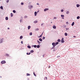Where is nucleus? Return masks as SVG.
<instances>
[{
  "label": "nucleus",
  "mask_w": 80,
  "mask_h": 80,
  "mask_svg": "<svg viewBox=\"0 0 80 80\" xmlns=\"http://www.w3.org/2000/svg\"><path fill=\"white\" fill-rule=\"evenodd\" d=\"M77 7H80V5H79V4H77Z\"/></svg>",
  "instance_id": "aec40b11"
},
{
  "label": "nucleus",
  "mask_w": 80,
  "mask_h": 80,
  "mask_svg": "<svg viewBox=\"0 0 80 80\" xmlns=\"http://www.w3.org/2000/svg\"><path fill=\"white\" fill-rule=\"evenodd\" d=\"M33 74L34 75V76H36V75L35 74V73L34 72H33Z\"/></svg>",
  "instance_id": "e433bc0d"
},
{
  "label": "nucleus",
  "mask_w": 80,
  "mask_h": 80,
  "mask_svg": "<svg viewBox=\"0 0 80 80\" xmlns=\"http://www.w3.org/2000/svg\"><path fill=\"white\" fill-rule=\"evenodd\" d=\"M30 7L31 8H32V7H33V6L32 5H31L30 6Z\"/></svg>",
  "instance_id": "ea45409f"
},
{
  "label": "nucleus",
  "mask_w": 80,
  "mask_h": 80,
  "mask_svg": "<svg viewBox=\"0 0 80 80\" xmlns=\"http://www.w3.org/2000/svg\"><path fill=\"white\" fill-rule=\"evenodd\" d=\"M52 45H53V47H55V46H56V45H55V43H54V42H53L52 43Z\"/></svg>",
  "instance_id": "f03ea898"
},
{
  "label": "nucleus",
  "mask_w": 80,
  "mask_h": 80,
  "mask_svg": "<svg viewBox=\"0 0 80 80\" xmlns=\"http://www.w3.org/2000/svg\"><path fill=\"white\" fill-rule=\"evenodd\" d=\"M13 14H12V13H11V16L13 17Z\"/></svg>",
  "instance_id": "393cba45"
},
{
  "label": "nucleus",
  "mask_w": 80,
  "mask_h": 80,
  "mask_svg": "<svg viewBox=\"0 0 80 80\" xmlns=\"http://www.w3.org/2000/svg\"><path fill=\"white\" fill-rule=\"evenodd\" d=\"M28 48H31V47H30V46H28Z\"/></svg>",
  "instance_id": "4468645a"
},
{
  "label": "nucleus",
  "mask_w": 80,
  "mask_h": 80,
  "mask_svg": "<svg viewBox=\"0 0 80 80\" xmlns=\"http://www.w3.org/2000/svg\"><path fill=\"white\" fill-rule=\"evenodd\" d=\"M63 18V19H64V18Z\"/></svg>",
  "instance_id": "3c124183"
},
{
  "label": "nucleus",
  "mask_w": 80,
  "mask_h": 80,
  "mask_svg": "<svg viewBox=\"0 0 80 80\" xmlns=\"http://www.w3.org/2000/svg\"><path fill=\"white\" fill-rule=\"evenodd\" d=\"M65 36H67V35H68V34L67 33V32L65 33Z\"/></svg>",
  "instance_id": "9b49d317"
},
{
  "label": "nucleus",
  "mask_w": 80,
  "mask_h": 80,
  "mask_svg": "<svg viewBox=\"0 0 80 80\" xmlns=\"http://www.w3.org/2000/svg\"><path fill=\"white\" fill-rule=\"evenodd\" d=\"M66 30H68V29H69V28H66Z\"/></svg>",
  "instance_id": "c03bdc74"
},
{
  "label": "nucleus",
  "mask_w": 80,
  "mask_h": 80,
  "mask_svg": "<svg viewBox=\"0 0 80 80\" xmlns=\"http://www.w3.org/2000/svg\"><path fill=\"white\" fill-rule=\"evenodd\" d=\"M56 27L55 26L53 25V28H54V29H56Z\"/></svg>",
  "instance_id": "20e7f679"
},
{
  "label": "nucleus",
  "mask_w": 80,
  "mask_h": 80,
  "mask_svg": "<svg viewBox=\"0 0 80 80\" xmlns=\"http://www.w3.org/2000/svg\"><path fill=\"white\" fill-rule=\"evenodd\" d=\"M34 52V51L33 50H32L30 51V52H31V53H33Z\"/></svg>",
  "instance_id": "6ab92c4d"
},
{
  "label": "nucleus",
  "mask_w": 80,
  "mask_h": 80,
  "mask_svg": "<svg viewBox=\"0 0 80 80\" xmlns=\"http://www.w3.org/2000/svg\"><path fill=\"white\" fill-rule=\"evenodd\" d=\"M0 8H1V9H2V10H3V6H1L0 7Z\"/></svg>",
  "instance_id": "412c9836"
},
{
  "label": "nucleus",
  "mask_w": 80,
  "mask_h": 80,
  "mask_svg": "<svg viewBox=\"0 0 80 80\" xmlns=\"http://www.w3.org/2000/svg\"><path fill=\"white\" fill-rule=\"evenodd\" d=\"M37 48H40V46H39V45H38L37 46Z\"/></svg>",
  "instance_id": "bb28decb"
},
{
  "label": "nucleus",
  "mask_w": 80,
  "mask_h": 80,
  "mask_svg": "<svg viewBox=\"0 0 80 80\" xmlns=\"http://www.w3.org/2000/svg\"><path fill=\"white\" fill-rule=\"evenodd\" d=\"M27 55H30V52H29V53H27Z\"/></svg>",
  "instance_id": "cd10ccee"
},
{
  "label": "nucleus",
  "mask_w": 80,
  "mask_h": 80,
  "mask_svg": "<svg viewBox=\"0 0 80 80\" xmlns=\"http://www.w3.org/2000/svg\"><path fill=\"white\" fill-rule=\"evenodd\" d=\"M6 63V62L5 61H2L1 62V63L2 64H4V63Z\"/></svg>",
  "instance_id": "f257e3e1"
},
{
  "label": "nucleus",
  "mask_w": 80,
  "mask_h": 80,
  "mask_svg": "<svg viewBox=\"0 0 80 80\" xmlns=\"http://www.w3.org/2000/svg\"><path fill=\"white\" fill-rule=\"evenodd\" d=\"M51 23H52V22H51Z\"/></svg>",
  "instance_id": "603ef678"
},
{
  "label": "nucleus",
  "mask_w": 80,
  "mask_h": 80,
  "mask_svg": "<svg viewBox=\"0 0 80 80\" xmlns=\"http://www.w3.org/2000/svg\"><path fill=\"white\" fill-rule=\"evenodd\" d=\"M30 28H31V27H30V26H29L28 27V30H29V29Z\"/></svg>",
  "instance_id": "423d86ee"
},
{
  "label": "nucleus",
  "mask_w": 80,
  "mask_h": 80,
  "mask_svg": "<svg viewBox=\"0 0 80 80\" xmlns=\"http://www.w3.org/2000/svg\"><path fill=\"white\" fill-rule=\"evenodd\" d=\"M45 37H43V38L42 39H43V40L45 39Z\"/></svg>",
  "instance_id": "c85d7f7f"
},
{
  "label": "nucleus",
  "mask_w": 80,
  "mask_h": 80,
  "mask_svg": "<svg viewBox=\"0 0 80 80\" xmlns=\"http://www.w3.org/2000/svg\"><path fill=\"white\" fill-rule=\"evenodd\" d=\"M37 12H34L35 16H37Z\"/></svg>",
  "instance_id": "0eeeda50"
},
{
  "label": "nucleus",
  "mask_w": 80,
  "mask_h": 80,
  "mask_svg": "<svg viewBox=\"0 0 80 80\" xmlns=\"http://www.w3.org/2000/svg\"><path fill=\"white\" fill-rule=\"evenodd\" d=\"M47 10H48V8H45L44 9V12H46Z\"/></svg>",
  "instance_id": "39448f33"
},
{
  "label": "nucleus",
  "mask_w": 80,
  "mask_h": 80,
  "mask_svg": "<svg viewBox=\"0 0 80 80\" xmlns=\"http://www.w3.org/2000/svg\"><path fill=\"white\" fill-rule=\"evenodd\" d=\"M27 76H30V74L28 73L27 74Z\"/></svg>",
  "instance_id": "2eb2a0df"
},
{
  "label": "nucleus",
  "mask_w": 80,
  "mask_h": 80,
  "mask_svg": "<svg viewBox=\"0 0 80 80\" xmlns=\"http://www.w3.org/2000/svg\"><path fill=\"white\" fill-rule=\"evenodd\" d=\"M36 30H37V31L39 30V29H38V28H37V29H36Z\"/></svg>",
  "instance_id": "f704fd0d"
},
{
  "label": "nucleus",
  "mask_w": 80,
  "mask_h": 80,
  "mask_svg": "<svg viewBox=\"0 0 80 80\" xmlns=\"http://www.w3.org/2000/svg\"><path fill=\"white\" fill-rule=\"evenodd\" d=\"M1 78H2V76H1Z\"/></svg>",
  "instance_id": "6e6d98bb"
},
{
  "label": "nucleus",
  "mask_w": 80,
  "mask_h": 80,
  "mask_svg": "<svg viewBox=\"0 0 80 80\" xmlns=\"http://www.w3.org/2000/svg\"><path fill=\"white\" fill-rule=\"evenodd\" d=\"M25 18H27V16H25Z\"/></svg>",
  "instance_id": "2f4dec72"
},
{
  "label": "nucleus",
  "mask_w": 80,
  "mask_h": 80,
  "mask_svg": "<svg viewBox=\"0 0 80 80\" xmlns=\"http://www.w3.org/2000/svg\"><path fill=\"white\" fill-rule=\"evenodd\" d=\"M9 1H8V0H7L6 1V2H7V3H8Z\"/></svg>",
  "instance_id": "7c9ffc66"
},
{
  "label": "nucleus",
  "mask_w": 80,
  "mask_h": 80,
  "mask_svg": "<svg viewBox=\"0 0 80 80\" xmlns=\"http://www.w3.org/2000/svg\"><path fill=\"white\" fill-rule=\"evenodd\" d=\"M62 43H64V38H62L61 40Z\"/></svg>",
  "instance_id": "7ed1b4c3"
},
{
  "label": "nucleus",
  "mask_w": 80,
  "mask_h": 80,
  "mask_svg": "<svg viewBox=\"0 0 80 80\" xmlns=\"http://www.w3.org/2000/svg\"><path fill=\"white\" fill-rule=\"evenodd\" d=\"M6 55H7V56H9V54H6Z\"/></svg>",
  "instance_id": "79ce46f5"
},
{
  "label": "nucleus",
  "mask_w": 80,
  "mask_h": 80,
  "mask_svg": "<svg viewBox=\"0 0 80 80\" xmlns=\"http://www.w3.org/2000/svg\"><path fill=\"white\" fill-rule=\"evenodd\" d=\"M58 43H59V42H56L55 43V45H56V46L57 45H58Z\"/></svg>",
  "instance_id": "9d476101"
},
{
  "label": "nucleus",
  "mask_w": 80,
  "mask_h": 80,
  "mask_svg": "<svg viewBox=\"0 0 80 80\" xmlns=\"http://www.w3.org/2000/svg\"><path fill=\"white\" fill-rule=\"evenodd\" d=\"M42 35H41L39 37V38H40V37H42Z\"/></svg>",
  "instance_id": "473e14b6"
},
{
  "label": "nucleus",
  "mask_w": 80,
  "mask_h": 80,
  "mask_svg": "<svg viewBox=\"0 0 80 80\" xmlns=\"http://www.w3.org/2000/svg\"><path fill=\"white\" fill-rule=\"evenodd\" d=\"M22 38H23V36H21L20 37V39H22Z\"/></svg>",
  "instance_id": "a211bd4d"
},
{
  "label": "nucleus",
  "mask_w": 80,
  "mask_h": 80,
  "mask_svg": "<svg viewBox=\"0 0 80 80\" xmlns=\"http://www.w3.org/2000/svg\"><path fill=\"white\" fill-rule=\"evenodd\" d=\"M43 33V32H42V34H41V35H42Z\"/></svg>",
  "instance_id": "49530a36"
},
{
  "label": "nucleus",
  "mask_w": 80,
  "mask_h": 80,
  "mask_svg": "<svg viewBox=\"0 0 80 80\" xmlns=\"http://www.w3.org/2000/svg\"><path fill=\"white\" fill-rule=\"evenodd\" d=\"M62 12H63V9H62L61 11Z\"/></svg>",
  "instance_id": "4c0bfd02"
},
{
  "label": "nucleus",
  "mask_w": 80,
  "mask_h": 80,
  "mask_svg": "<svg viewBox=\"0 0 80 80\" xmlns=\"http://www.w3.org/2000/svg\"><path fill=\"white\" fill-rule=\"evenodd\" d=\"M58 42H60V39H58Z\"/></svg>",
  "instance_id": "b1692460"
},
{
  "label": "nucleus",
  "mask_w": 80,
  "mask_h": 80,
  "mask_svg": "<svg viewBox=\"0 0 80 80\" xmlns=\"http://www.w3.org/2000/svg\"><path fill=\"white\" fill-rule=\"evenodd\" d=\"M74 37H76L75 36H74Z\"/></svg>",
  "instance_id": "864d4df0"
},
{
  "label": "nucleus",
  "mask_w": 80,
  "mask_h": 80,
  "mask_svg": "<svg viewBox=\"0 0 80 80\" xmlns=\"http://www.w3.org/2000/svg\"><path fill=\"white\" fill-rule=\"evenodd\" d=\"M79 18H80V16H78L77 17V19H79Z\"/></svg>",
  "instance_id": "a878e982"
},
{
  "label": "nucleus",
  "mask_w": 80,
  "mask_h": 80,
  "mask_svg": "<svg viewBox=\"0 0 80 80\" xmlns=\"http://www.w3.org/2000/svg\"><path fill=\"white\" fill-rule=\"evenodd\" d=\"M34 46V48H36L37 47V45H34V46Z\"/></svg>",
  "instance_id": "4be33fe9"
},
{
  "label": "nucleus",
  "mask_w": 80,
  "mask_h": 80,
  "mask_svg": "<svg viewBox=\"0 0 80 80\" xmlns=\"http://www.w3.org/2000/svg\"><path fill=\"white\" fill-rule=\"evenodd\" d=\"M6 20H8V17H6Z\"/></svg>",
  "instance_id": "f8f14e48"
},
{
  "label": "nucleus",
  "mask_w": 80,
  "mask_h": 80,
  "mask_svg": "<svg viewBox=\"0 0 80 80\" xmlns=\"http://www.w3.org/2000/svg\"><path fill=\"white\" fill-rule=\"evenodd\" d=\"M61 17H64V16L63 15H61Z\"/></svg>",
  "instance_id": "f3484780"
},
{
  "label": "nucleus",
  "mask_w": 80,
  "mask_h": 80,
  "mask_svg": "<svg viewBox=\"0 0 80 80\" xmlns=\"http://www.w3.org/2000/svg\"><path fill=\"white\" fill-rule=\"evenodd\" d=\"M43 25V23L41 24L42 26Z\"/></svg>",
  "instance_id": "a18cd8bd"
},
{
  "label": "nucleus",
  "mask_w": 80,
  "mask_h": 80,
  "mask_svg": "<svg viewBox=\"0 0 80 80\" xmlns=\"http://www.w3.org/2000/svg\"><path fill=\"white\" fill-rule=\"evenodd\" d=\"M29 35H32V32H31L29 33Z\"/></svg>",
  "instance_id": "dca6fc26"
},
{
  "label": "nucleus",
  "mask_w": 80,
  "mask_h": 80,
  "mask_svg": "<svg viewBox=\"0 0 80 80\" xmlns=\"http://www.w3.org/2000/svg\"><path fill=\"white\" fill-rule=\"evenodd\" d=\"M38 22V21H36L34 22V23H37Z\"/></svg>",
  "instance_id": "ddd939ff"
},
{
  "label": "nucleus",
  "mask_w": 80,
  "mask_h": 80,
  "mask_svg": "<svg viewBox=\"0 0 80 80\" xmlns=\"http://www.w3.org/2000/svg\"><path fill=\"white\" fill-rule=\"evenodd\" d=\"M8 29L9 30L10 29V28H8Z\"/></svg>",
  "instance_id": "09e8293b"
},
{
  "label": "nucleus",
  "mask_w": 80,
  "mask_h": 80,
  "mask_svg": "<svg viewBox=\"0 0 80 80\" xmlns=\"http://www.w3.org/2000/svg\"><path fill=\"white\" fill-rule=\"evenodd\" d=\"M45 78H46V80H47V77H45Z\"/></svg>",
  "instance_id": "a19ab883"
},
{
  "label": "nucleus",
  "mask_w": 80,
  "mask_h": 80,
  "mask_svg": "<svg viewBox=\"0 0 80 80\" xmlns=\"http://www.w3.org/2000/svg\"><path fill=\"white\" fill-rule=\"evenodd\" d=\"M38 43H39V44H40V43L39 41H38Z\"/></svg>",
  "instance_id": "58836bf2"
},
{
  "label": "nucleus",
  "mask_w": 80,
  "mask_h": 80,
  "mask_svg": "<svg viewBox=\"0 0 80 80\" xmlns=\"http://www.w3.org/2000/svg\"><path fill=\"white\" fill-rule=\"evenodd\" d=\"M54 19H57V18H56V17H54Z\"/></svg>",
  "instance_id": "37998d69"
},
{
  "label": "nucleus",
  "mask_w": 80,
  "mask_h": 80,
  "mask_svg": "<svg viewBox=\"0 0 80 80\" xmlns=\"http://www.w3.org/2000/svg\"><path fill=\"white\" fill-rule=\"evenodd\" d=\"M67 14H68V13H69V12L68 11L67 12H66Z\"/></svg>",
  "instance_id": "c756f323"
},
{
  "label": "nucleus",
  "mask_w": 80,
  "mask_h": 80,
  "mask_svg": "<svg viewBox=\"0 0 80 80\" xmlns=\"http://www.w3.org/2000/svg\"><path fill=\"white\" fill-rule=\"evenodd\" d=\"M49 68H50V66H49Z\"/></svg>",
  "instance_id": "8fccbe9b"
},
{
  "label": "nucleus",
  "mask_w": 80,
  "mask_h": 80,
  "mask_svg": "<svg viewBox=\"0 0 80 80\" xmlns=\"http://www.w3.org/2000/svg\"><path fill=\"white\" fill-rule=\"evenodd\" d=\"M37 5H39V4L38 3H37Z\"/></svg>",
  "instance_id": "de8ad7c7"
},
{
  "label": "nucleus",
  "mask_w": 80,
  "mask_h": 80,
  "mask_svg": "<svg viewBox=\"0 0 80 80\" xmlns=\"http://www.w3.org/2000/svg\"><path fill=\"white\" fill-rule=\"evenodd\" d=\"M21 43H22V44H23V41H22L21 42Z\"/></svg>",
  "instance_id": "c9c22d12"
},
{
  "label": "nucleus",
  "mask_w": 80,
  "mask_h": 80,
  "mask_svg": "<svg viewBox=\"0 0 80 80\" xmlns=\"http://www.w3.org/2000/svg\"><path fill=\"white\" fill-rule=\"evenodd\" d=\"M39 41H40V42H42V38H40L39 39Z\"/></svg>",
  "instance_id": "1a4fd4ad"
},
{
  "label": "nucleus",
  "mask_w": 80,
  "mask_h": 80,
  "mask_svg": "<svg viewBox=\"0 0 80 80\" xmlns=\"http://www.w3.org/2000/svg\"><path fill=\"white\" fill-rule=\"evenodd\" d=\"M13 13H16V11H15V10H13Z\"/></svg>",
  "instance_id": "5701e85b"
},
{
  "label": "nucleus",
  "mask_w": 80,
  "mask_h": 80,
  "mask_svg": "<svg viewBox=\"0 0 80 80\" xmlns=\"http://www.w3.org/2000/svg\"><path fill=\"white\" fill-rule=\"evenodd\" d=\"M67 23H68V22H67Z\"/></svg>",
  "instance_id": "5fc2aeb1"
},
{
  "label": "nucleus",
  "mask_w": 80,
  "mask_h": 80,
  "mask_svg": "<svg viewBox=\"0 0 80 80\" xmlns=\"http://www.w3.org/2000/svg\"><path fill=\"white\" fill-rule=\"evenodd\" d=\"M75 24V22H73L72 24V26H73V25H74V24Z\"/></svg>",
  "instance_id": "6e6552de"
},
{
  "label": "nucleus",
  "mask_w": 80,
  "mask_h": 80,
  "mask_svg": "<svg viewBox=\"0 0 80 80\" xmlns=\"http://www.w3.org/2000/svg\"><path fill=\"white\" fill-rule=\"evenodd\" d=\"M21 5H23V2L21 3Z\"/></svg>",
  "instance_id": "72a5a7b5"
}]
</instances>
